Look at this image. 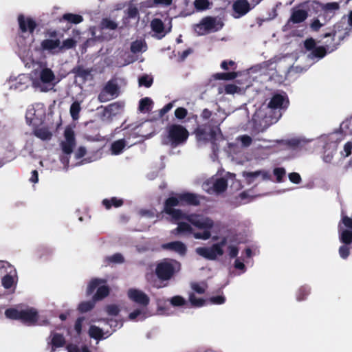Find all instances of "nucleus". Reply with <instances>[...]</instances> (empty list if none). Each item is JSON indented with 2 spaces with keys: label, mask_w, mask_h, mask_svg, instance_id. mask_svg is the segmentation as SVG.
<instances>
[{
  "label": "nucleus",
  "mask_w": 352,
  "mask_h": 352,
  "mask_svg": "<svg viewBox=\"0 0 352 352\" xmlns=\"http://www.w3.org/2000/svg\"><path fill=\"white\" fill-rule=\"evenodd\" d=\"M23 309L12 308L7 309L5 314L7 318L14 320H21Z\"/></svg>",
  "instance_id": "nucleus-29"
},
{
  "label": "nucleus",
  "mask_w": 352,
  "mask_h": 352,
  "mask_svg": "<svg viewBox=\"0 0 352 352\" xmlns=\"http://www.w3.org/2000/svg\"><path fill=\"white\" fill-rule=\"evenodd\" d=\"M96 302L94 298L91 301L82 302L79 305L78 309L81 312H87L94 308Z\"/></svg>",
  "instance_id": "nucleus-36"
},
{
  "label": "nucleus",
  "mask_w": 352,
  "mask_h": 352,
  "mask_svg": "<svg viewBox=\"0 0 352 352\" xmlns=\"http://www.w3.org/2000/svg\"><path fill=\"white\" fill-rule=\"evenodd\" d=\"M344 156L348 157L352 153V142H346L344 146Z\"/></svg>",
  "instance_id": "nucleus-60"
},
{
  "label": "nucleus",
  "mask_w": 352,
  "mask_h": 352,
  "mask_svg": "<svg viewBox=\"0 0 352 352\" xmlns=\"http://www.w3.org/2000/svg\"><path fill=\"white\" fill-rule=\"evenodd\" d=\"M109 261L113 263H122L124 261V257L122 254L117 253L109 257Z\"/></svg>",
  "instance_id": "nucleus-50"
},
{
  "label": "nucleus",
  "mask_w": 352,
  "mask_h": 352,
  "mask_svg": "<svg viewBox=\"0 0 352 352\" xmlns=\"http://www.w3.org/2000/svg\"><path fill=\"white\" fill-rule=\"evenodd\" d=\"M192 289L198 294H203L206 290L204 285H200L198 283H192L191 285Z\"/></svg>",
  "instance_id": "nucleus-54"
},
{
  "label": "nucleus",
  "mask_w": 352,
  "mask_h": 352,
  "mask_svg": "<svg viewBox=\"0 0 352 352\" xmlns=\"http://www.w3.org/2000/svg\"><path fill=\"white\" fill-rule=\"evenodd\" d=\"M105 309L109 316H115L120 313L121 307L116 305H110L107 306Z\"/></svg>",
  "instance_id": "nucleus-41"
},
{
  "label": "nucleus",
  "mask_w": 352,
  "mask_h": 352,
  "mask_svg": "<svg viewBox=\"0 0 352 352\" xmlns=\"http://www.w3.org/2000/svg\"><path fill=\"white\" fill-rule=\"evenodd\" d=\"M76 146L75 133L71 127H67L64 131V138L60 142V147L65 154L69 155Z\"/></svg>",
  "instance_id": "nucleus-9"
},
{
  "label": "nucleus",
  "mask_w": 352,
  "mask_h": 352,
  "mask_svg": "<svg viewBox=\"0 0 352 352\" xmlns=\"http://www.w3.org/2000/svg\"><path fill=\"white\" fill-rule=\"evenodd\" d=\"M237 76V73H218L214 75V78L218 80H232Z\"/></svg>",
  "instance_id": "nucleus-37"
},
{
  "label": "nucleus",
  "mask_w": 352,
  "mask_h": 352,
  "mask_svg": "<svg viewBox=\"0 0 352 352\" xmlns=\"http://www.w3.org/2000/svg\"><path fill=\"white\" fill-rule=\"evenodd\" d=\"M30 80L36 91L43 93L53 90L59 82L58 78L51 69L43 66H39L31 73Z\"/></svg>",
  "instance_id": "nucleus-2"
},
{
  "label": "nucleus",
  "mask_w": 352,
  "mask_h": 352,
  "mask_svg": "<svg viewBox=\"0 0 352 352\" xmlns=\"http://www.w3.org/2000/svg\"><path fill=\"white\" fill-rule=\"evenodd\" d=\"M16 283V272H14V274H8L2 278V285L3 286L6 288L9 289L11 288Z\"/></svg>",
  "instance_id": "nucleus-31"
},
{
  "label": "nucleus",
  "mask_w": 352,
  "mask_h": 352,
  "mask_svg": "<svg viewBox=\"0 0 352 352\" xmlns=\"http://www.w3.org/2000/svg\"><path fill=\"white\" fill-rule=\"evenodd\" d=\"M289 179L292 182H293L294 184H299L301 180V177L300 176V175L297 173H290L289 175Z\"/></svg>",
  "instance_id": "nucleus-57"
},
{
  "label": "nucleus",
  "mask_w": 352,
  "mask_h": 352,
  "mask_svg": "<svg viewBox=\"0 0 352 352\" xmlns=\"http://www.w3.org/2000/svg\"><path fill=\"white\" fill-rule=\"evenodd\" d=\"M243 146H249L252 142V139L248 135H243L238 138Z\"/></svg>",
  "instance_id": "nucleus-56"
},
{
  "label": "nucleus",
  "mask_w": 352,
  "mask_h": 352,
  "mask_svg": "<svg viewBox=\"0 0 352 352\" xmlns=\"http://www.w3.org/2000/svg\"><path fill=\"white\" fill-rule=\"evenodd\" d=\"M103 204L107 208H109L111 205L115 207H119L122 204V201L121 199H118L117 198L113 197L111 199H104L103 201Z\"/></svg>",
  "instance_id": "nucleus-39"
},
{
  "label": "nucleus",
  "mask_w": 352,
  "mask_h": 352,
  "mask_svg": "<svg viewBox=\"0 0 352 352\" xmlns=\"http://www.w3.org/2000/svg\"><path fill=\"white\" fill-rule=\"evenodd\" d=\"M241 91L242 89L234 84H228L224 87V88H219V94H222L224 91L226 94H234L241 93Z\"/></svg>",
  "instance_id": "nucleus-26"
},
{
  "label": "nucleus",
  "mask_w": 352,
  "mask_h": 352,
  "mask_svg": "<svg viewBox=\"0 0 352 352\" xmlns=\"http://www.w3.org/2000/svg\"><path fill=\"white\" fill-rule=\"evenodd\" d=\"M189 135L188 130L179 124H172L168 127V142L171 145L176 146L186 141Z\"/></svg>",
  "instance_id": "nucleus-6"
},
{
  "label": "nucleus",
  "mask_w": 352,
  "mask_h": 352,
  "mask_svg": "<svg viewBox=\"0 0 352 352\" xmlns=\"http://www.w3.org/2000/svg\"><path fill=\"white\" fill-rule=\"evenodd\" d=\"M30 80V77L29 78L25 74H21L16 78L11 77L9 80L10 88L23 90L28 87Z\"/></svg>",
  "instance_id": "nucleus-17"
},
{
  "label": "nucleus",
  "mask_w": 352,
  "mask_h": 352,
  "mask_svg": "<svg viewBox=\"0 0 352 352\" xmlns=\"http://www.w3.org/2000/svg\"><path fill=\"white\" fill-rule=\"evenodd\" d=\"M38 318L37 311L32 307L23 309L21 316V320L24 322L30 324L34 323Z\"/></svg>",
  "instance_id": "nucleus-21"
},
{
  "label": "nucleus",
  "mask_w": 352,
  "mask_h": 352,
  "mask_svg": "<svg viewBox=\"0 0 352 352\" xmlns=\"http://www.w3.org/2000/svg\"><path fill=\"white\" fill-rule=\"evenodd\" d=\"M225 300H226L225 298L222 296L212 297L210 299V301L212 303L217 304V305L223 304V303H224Z\"/></svg>",
  "instance_id": "nucleus-58"
},
{
  "label": "nucleus",
  "mask_w": 352,
  "mask_h": 352,
  "mask_svg": "<svg viewBox=\"0 0 352 352\" xmlns=\"http://www.w3.org/2000/svg\"><path fill=\"white\" fill-rule=\"evenodd\" d=\"M125 146V143L123 140H118L112 144L111 146V153L113 155L120 154L122 149Z\"/></svg>",
  "instance_id": "nucleus-35"
},
{
  "label": "nucleus",
  "mask_w": 352,
  "mask_h": 352,
  "mask_svg": "<svg viewBox=\"0 0 352 352\" xmlns=\"http://www.w3.org/2000/svg\"><path fill=\"white\" fill-rule=\"evenodd\" d=\"M96 290L93 296L94 301H99L107 297L109 294V287L107 281L102 278H94L90 280L87 285V293L91 294Z\"/></svg>",
  "instance_id": "nucleus-4"
},
{
  "label": "nucleus",
  "mask_w": 352,
  "mask_h": 352,
  "mask_svg": "<svg viewBox=\"0 0 352 352\" xmlns=\"http://www.w3.org/2000/svg\"><path fill=\"white\" fill-rule=\"evenodd\" d=\"M147 316L148 315L146 314V310L144 309V307H142V308L137 309L130 313L129 315V319L133 320L138 318L143 320L145 319Z\"/></svg>",
  "instance_id": "nucleus-28"
},
{
  "label": "nucleus",
  "mask_w": 352,
  "mask_h": 352,
  "mask_svg": "<svg viewBox=\"0 0 352 352\" xmlns=\"http://www.w3.org/2000/svg\"><path fill=\"white\" fill-rule=\"evenodd\" d=\"M307 17V13L303 10H293L289 23L292 22L294 23H301L305 21Z\"/></svg>",
  "instance_id": "nucleus-24"
},
{
  "label": "nucleus",
  "mask_w": 352,
  "mask_h": 352,
  "mask_svg": "<svg viewBox=\"0 0 352 352\" xmlns=\"http://www.w3.org/2000/svg\"><path fill=\"white\" fill-rule=\"evenodd\" d=\"M151 28L155 33L154 36L157 38L164 37L170 30V27L166 29L162 21L159 19H154L151 21Z\"/></svg>",
  "instance_id": "nucleus-18"
},
{
  "label": "nucleus",
  "mask_w": 352,
  "mask_h": 352,
  "mask_svg": "<svg viewBox=\"0 0 352 352\" xmlns=\"http://www.w3.org/2000/svg\"><path fill=\"white\" fill-rule=\"evenodd\" d=\"M35 135L42 140H49L52 136L51 133L45 128L37 129L35 131Z\"/></svg>",
  "instance_id": "nucleus-38"
},
{
  "label": "nucleus",
  "mask_w": 352,
  "mask_h": 352,
  "mask_svg": "<svg viewBox=\"0 0 352 352\" xmlns=\"http://www.w3.org/2000/svg\"><path fill=\"white\" fill-rule=\"evenodd\" d=\"M243 176L248 184H252L259 180H267L270 179V173L265 170L243 172Z\"/></svg>",
  "instance_id": "nucleus-11"
},
{
  "label": "nucleus",
  "mask_w": 352,
  "mask_h": 352,
  "mask_svg": "<svg viewBox=\"0 0 352 352\" xmlns=\"http://www.w3.org/2000/svg\"><path fill=\"white\" fill-rule=\"evenodd\" d=\"M288 100L287 97L281 94L274 95L268 104L267 108L270 113L274 109L285 108L288 105Z\"/></svg>",
  "instance_id": "nucleus-15"
},
{
  "label": "nucleus",
  "mask_w": 352,
  "mask_h": 352,
  "mask_svg": "<svg viewBox=\"0 0 352 352\" xmlns=\"http://www.w3.org/2000/svg\"><path fill=\"white\" fill-rule=\"evenodd\" d=\"M123 107V105L119 103H113L109 105L107 108V110L110 112H118Z\"/></svg>",
  "instance_id": "nucleus-55"
},
{
  "label": "nucleus",
  "mask_w": 352,
  "mask_h": 352,
  "mask_svg": "<svg viewBox=\"0 0 352 352\" xmlns=\"http://www.w3.org/2000/svg\"><path fill=\"white\" fill-rule=\"evenodd\" d=\"M41 47L43 50L52 53L60 52V41L55 36L45 38L41 42Z\"/></svg>",
  "instance_id": "nucleus-16"
},
{
  "label": "nucleus",
  "mask_w": 352,
  "mask_h": 352,
  "mask_svg": "<svg viewBox=\"0 0 352 352\" xmlns=\"http://www.w3.org/2000/svg\"><path fill=\"white\" fill-rule=\"evenodd\" d=\"M189 300L190 303L195 307H201L204 305V300L201 298H197L194 294L189 296Z\"/></svg>",
  "instance_id": "nucleus-46"
},
{
  "label": "nucleus",
  "mask_w": 352,
  "mask_h": 352,
  "mask_svg": "<svg viewBox=\"0 0 352 352\" xmlns=\"http://www.w3.org/2000/svg\"><path fill=\"white\" fill-rule=\"evenodd\" d=\"M308 141L304 138H296L289 140V144L293 147H299L304 146Z\"/></svg>",
  "instance_id": "nucleus-43"
},
{
  "label": "nucleus",
  "mask_w": 352,
  "mask_h": 352,
  "mask_svg": "<svg viewBox=\"0 0 352 352\" xmlns=\"http://www.w3.org/2000/svg\"><path fill=\"white\" fill-rule=\"evenodd\" d=\"M131 50L133 53L144 52L146 50V45L143 41H135L132 43Z\"/></svg>",
  "instance_id": "nucleus-33"
},
{
  "label": "nucleus",
  "mask_w": 352,
  "mask_h": 352,
  "mask_svg": "<svg viewBox=\"0 0 352 352\" xmlns=\"http://www.w3.org/2000/svg\"><path fill=\"white\" fill-rule=\"evenodd\" d=\"M102 25L104 28H109L111 30H114L117 28V24L114 21L107 20V19H106L103 21Z\"/></svg>",
  "instance_id": "nucleus-59"
},
{
  "label": "nucleus",
  "mask_w": 352,
  "mask_h": 352,
  "mask_svg": "<svg viewBox=\"0 0 352 352\" xmlns=\"http://www.w3.org/2000/svg\"><path fill=\"white\" fill-rule=\"evenodd\" d=\"M65 343L64 337L58 333H54L52 336L51 344L52 345V349L51 352L54 351V347H61L63 346Z\"/></svg>",
  "instance_id": "nucleus-27"
},
{
  "label": "nucleus",
  "mask_w": 352,
  "mask_h": 352,
  "mask_svg": "<svg viewBox=\"0 0 352 352\" xmlns=\"http://www.w3.org/2000/svg\"><path fill=\"white\" fill-rule=\"evenodd\" d=\"M127 14L131 18H135L138 14V10L135 7L131 6L128 8Z\"/></svg>",
  "instance_id": "nucleus-63"
},
{
  "label": "nucleus",
  "mask_w": 352,
  "mask_h": 352,
  "mask_svg": "<svg viewBox=\"0 0 352 352\" xmlns=\"http://www.w3.org/2000/svg\"><path fill=\"white\" fill-rule=\"evenodd\" d=\"M199 202L198 197L193 194H179L166 200L164 211L170 217V221L177 225L173 230V234L191 235L197 240L207 241L211 239L214 243L210 246L198 247L195 248V252L204 258L216 261L224 254L228 238L212 235V230L216 228L214 221L206 215L196 213L188 214L174 208L184 203L197 205Z\"/></svg>",
  "instance_id": "nucleus-1"
},
{
  "label": "nucleus",
  "mask_w": 352,
  "mask_h": 352,
  "mask_svg": "<svg viewBox=\"0 0 352 352\" xmlns=\"http://www.w3.org/2000/svg\"><path fill=\"white\" fill-rule=\"evenodd\" d=\"M342 222L346 228H349L348 230H352V219L344 216L342 219Z\"/></svg>",
  "instance_id": "nucleus-62"
},
{
  "label": "nucleus",
  "mask_w": 352,
  "mask_h": 352,
  "mask_svg": "<svg viewBox=\"0 0 352 352\" xmlns=\"http://www.w3.org/2000/svg\"><path fill=\"white\" fill-rule=\"evenodd\" d=\"M219 129L210 130L209 129H199L197 132V138L199 141L212 140L219 132Z\"/></svg>",
  "instance_id": "nucleus-22"
},
{
  "label": "nucleus",
  "mask_w": 352,
  "mask_h": 352,
  "mask_svg": "<svg viewBox=\"0 0 352 352\" xmlns=\"http://www.w3.org/2000/svg\"><path fill=\"white\" fill-rule=\"evenodd\" d=\"M223 27V23L220 20L212 17H206L203 19L199 23L195 25V31L199 35L216 32Z\"/></svg>",
  "instance_id": "nucleus-7"
},
{
  "label": "nucleus",
  "mask_w": 352,
  "mask_h": 352,
  "mask_svg": "<svg viewBox=\"0 0 352 352\" xmlns=\"http://www.w3.org/2000/svg\"><path fill=\"white\" fill-rule=\"evenodd\" d=\"M339 254L343 258H346L349 254V248L346 246H341L339 249Z\"/></svg>",
  "instance_id": "nucleus-61"
},
{
  "label": "nucleus",
  "mask_w": 352,
  "mask_h": 352,
  "mask_svg": "<svg viewBox=\"0 0 352 352\" xmlns=\"http://www.w3.org/2000/svg\"><path fill=\"white\" fill-rule=\"evenodd\" d=\"M340 232V241L346 244H349L352 242V230L344 228L341 225L339 226Z\"/></svg>",
  "instance_id": "nucleus-25"
},
{
  "label": "nucleus",
  "mask_w": 352,
  "mask_h": 352,
  "mask_svg": "<svg viewBox=\"0 0 352 352\" xmlns=\"http://www.w3.org/2000/svg\"><path fill=\"white\" fill-rule=\"evenodd\" d=\"M18 22L21 30L23 32L32 33L36 27V23L32 17L20 14L18 16Z\"/></svg>",
  "instance_id": "nucleus-13"
},
{
  "label": "nucleus",
  "mask_w": 352,
  "mask_h": 352,
  "mask_svg": "<svg viewBox=\"0 0 352 352\" xmlns=\"http://www.w3.org/2000/svg\"><path fill=\"white\" fill-rule=\"evenodd\" d=\"M339 8V3L336 2L328 3L322 6V10L324 14L329 16L333 15L336 11L338 10Z\"/></svg>",
  "instance_id": "nucleus-30"
},
{
  "label": "nucleus",
  "mask_w": 352,
  "mask_h": 352,
  "mask_svg": "<svg viewBox=\"0 0 352 352\" xmlns=\"http://www.w3.org/2000/svg\"><path fill=\"white\" fill-rule=\"evenodd\" d=\"M280 117V113H276V115L274 117L271 116H265L263 120L264 127L267 126L274 122H276Z\"/></svg>",
  "instance_id": "nucleus-44"
},
{
  "label": "nucleus",
  "mask_w": 352,
  "mask_h": 352,
  "mask_svg": "<svg viewBox=\"0 0 352 352\" xmlns=\"http://www.w3.org/2000/svg\"><path fill=\"white\" fill-rule=\"evenodd\" d=\"M162 247L163 249L174 252L181 256H184L187 252L186 245L179 241L164 243Z\"/></svg>",
  "instance_id": "nucleus-14"
},
{
  "label": "nucleus",
  "mask_w": 352,
  "mask_h": 352,
  "mask_svg": "<svg viewBox=\"0 0 352 352\" xmlns=\"http://www.w3.org/2000/svg\"><path fill=\"white\" fill-rule=\"evenodd\" d=\"M76 41L73 38H67L63 41V43L60 42V51L63 50H68L74 47L76 45Z\"/></svg>",
  "instance_id": "nucleus-40"
},
{
  "label": "nucleus",
  "mask_w": 352,
  "mask_h": 352,
  "mask_svg": "<svg viewBox=\"0 0 352 352\" xmlns=\"http://www.w3.org/2000/svg\"><path fill=\"white\" fill-rule=\"evenodd\" d=\"M139 84L148 87L152 84V78L148 76H144L139 79Z\"/></svg>",
  "instance_id": "nucleus-51"
},
{
  "label": "nucleus",
  "mask_w": 352,
  "mask_h": 352,
  "mask_svg": "<svg viewBox=\"0 0 352 352\" xmlns=\"http://www.w3.org/2000/svg\"><path fill=\"white\" fill-rule=\"evenodd\" d=\"M46 110L43 104L36 103L28 107L25 113V120L28 124L37 126L45 118Z\"/></svg>",
  "instance_id": "nucleus-5"
},
{
  "label": "nucleus",
  "mask_w": 352,
  "mask_h": 352,
  "mask_svg": "<svg viewBox=\"0 0 352 352\" xmlns=\"http://www.w3.org/2000/svg\"><path fill=\"white\" fill-rule=\"evenodd\" d=\"M227 186V182L223 178L212 177L203 184L202 188L208 194L218 195L224 192Z\"/></svg>",
  "instance_id": "nucleus-8"
},
{
  "label": "nucleus",
  "mask_w": 352,
  "mask_h": 352,
  "mask_svg": "<svg viewBox=\"0 0 352 352\" xmlns=\"http://www.w3.org/2000/svg\"><path fill=\"white\" fill-rule=\"evenodd\" d=\"M88 333L91 338L96 340L104 339L109 336L107 331L104 332L102 329L96 325H91Z\"/></svg>",
  "instance_id": "nucleus-23"
},
{
  "label": "nucleus",
  "mask_w": 352,
  "mask_h": 352,
  "mask_svg": "<svg viewBox=\"0 0 352 352\" xmlns=\"http://www.w3.org/2000/svg\"><path fill=\"white\" fill-rule=\"evenodd\" d=\"M194 5L196 9L203 10L208 8L210 3L208 0H195Z\"/></svg>",
  "instance_id": "nucleus-42"
},
{
  "label": "nucleus",
  "mask_w": 352,
  "mask_h": 352,
  "mask_svg": "<svg viewBox=\"0 0 352 352\" xmlns=\"http://www.w3.org/2000/svg\"><path fill=\"white\" fill-rule=\"evenodd\" d=\"M117 85L113 82H109L99 94L98 99L102 102L109 101L117 96Z\"/></svg>",
  "instance_id": "nucleus-12"
},
{
  "label": "nucleus",
  "mask_w": 352,
  "mask_h": 352,
  "mask_svg": "<svg viewBox=\"0 0 352 352\" xmlns=\"http://www.w3.org/2000/svg\"><path fill=\"white\" fill-rule=\"evenodd\" d=\"M80 110V104L77 102H74L70 107V113L74 120L78 118V113Z\"/></svg>",
  "instance_id": "nucleus-45"
},
{
  "label": "nucleus",
  "mask_w": 352,
  "mask_h": 352,
  "mask_svg": "<svg viewBox=\"0 0 352 352\" xmlns=\"http://www.w3.org/2000/svg\"><path fill=\"white\" fill-rule=\"evenodd\" d=\"M85 320L84 318H79L75 322L74 330L77 334H80L82 331V323Z\"/></svg>",
  "instance_id": "nucleus-53"
},
{
  "label": "nucleus",
  "mask_w": 352,
  "mask_h": 352,
  "mask_svg": "<svg viewBox=\"0 0 352 352\" xmlns=\"http://www.w3.org/2000/svg\"><path fill=\"white\" fill-rule=\"evenodd\" d=\"M153 101L149 98H144L140 102L139 110L141 112H148L151 109Z\"/></svg>",
  "instance_id": "nucleus-32"
},
{
  "label": "nucleus",
  "mask_w": 352,
  "mask_h": 352,
  "mask_svg": "<svg viewBox=\"0 0 352 352\" xmlns=\"http://www.w3.org/2000/svg\"><path fill=\"white\" fill-rule=\"evenodd\" d=\"M305 47L310 50H313L311 53L308 55L310 58H322L326 54L325 49L323 47H318L314 48L315 41L312 38L307 39L305 42Z\"/></svg>",
  "instance_id": "nucleus-19"
},
{
  "label": "nucleus",
  "mask_w": 352,
  "mask_h": 352,
  "mask_svg": "<svg viewBox=\"0 0 352 352\" xmlns=\"http://www.w3.org/2000/svg\"><path fill=\"white\" fill-rule=\"evenodd\" d=\"M232 7L235 18H239L245 14L250 9V4L246 0H237L234 3Z\"/></svg>",
  "instance_id": "nucleus-20"
},
{
  "label": "nucleus",
  "mask_w": 352,
  "mask_h": 352,
  "mask_svg": "<svg viewBox=\"0 0 352 352\" xmlns=\"http://www.w3.org/2000/svg\"><path fill=\"white\" fill-rule=\"evenodd\" d=\"M274 174L276 177L277 182H280L285 175V170L283 168H276L274 170Z\"/></svg>",
  "instance_id": "nucleus-49"
},
{
  "label": "nucleus",
  "mask_w": 352,
  "mask_h": 352,
  "mask_svg": "<svg viewBox=\"0 0 352 352\" xmlns=\"http://www.w3.org/2000/svg\"><path fill=\"white\" fill-rule=\"evenodd\" d=\"M181 269L180 263L175 260H165L157 264L155 273L157 277L164 280L170 279Z\"/></svg>",
  "instance_id": "nucleus-3"
},
{
  "label": "nucleus",
  "mask_w": 352,
  "mask_h": 352,
  "mask_svg": "<svg viewBox=\"0 0 352 352\" xmlns=\"http://www.w3.org/2000/svg\"><path fill=\"white\" fill-rule=\"evenodd\" d=\"M228 252L230 257L234 258L239 254V248L235 244L230 243L228 246Z\"/></svg>",
  "instance_id": "nucleus-48"
},
{
  "label": "nucleus",
  "mask_w": 352,
  "mask_h": 352,
  "mask_svg": "<svg viewBox=\"0 0 352 352\" xmlns=\"http://www.w3.org/2000/svg\"><path fill=\"white\" fill-rule=\"evenodd\" d=\"M63 19L68 22L75 24L79 23L82 21V16L70 13L65 14L63 16Z\"/></svg>",
  "instance_id": "nucleus-34"
},
{
  "label": "nucleus",
  "mask_w": 352,
  "mask_h": 352,
  "mask_svg": "<svg viewBox=\"0 0 352 352\" xmlns=\"http://www.w3.org/2000/svg\"><path fill=\"white\" fill-rule=\"evenodd\" d=\"M170 303L173 306H182L186 303V300L180 296H175L170 298Z\"/></svg>",
  "instance_id": "nucleus-47"
},
{
  "label": "nucleus",
  "mask_w": 352,
  "mask_h": 352,
  "mask_svg": "<svg viewBox=\"0 0 352 352\" xmlns=\"http://www.w3.org/2000/svg\"><path fill=\"white\" fill-rule=\"evenodd\" d=\"M68 352H90L86 347H84L80 351L77 346L74 345H69L67 346Z\"/></svg>",
  "instance_id": "nucleus-64"
},
{
  "label": "nucleus",
  "mask_w": 352,
  "mask_h": 352,
  "mask_svg": "<svg viewBox=\"0 0 352 352\" xmlns=\"http://www.w3.org/2000/svg\"><path fill=\"white\" fill-rule=\"evenodd\" d=\"M126 295L131 301L142 307H146L150 302V298L143 291L136 288H131L128 289Z\"/></svg>",
  "instance_id": "nucleus-10"
},
{
  "label": "nucleus",
  "mask_w": 352,
  "mask_h": 352,
  "mask_svg": "<svg viewBox=\"0 0 352 352\" xmlns=\"http://www.w3.org/2000/svg\"><path fill=\"white\" fill-rule=\"evenodd\" d=\"M187 110L182 107H179L175 111V116L178 119H183L187 115Z\"/></svg>",
  "instance_id": "nucleus-52"
}]
</instances>
